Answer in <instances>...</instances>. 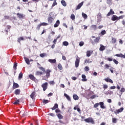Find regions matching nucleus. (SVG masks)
<instances>
[{"label":"nucleus","mask_w":125,"mask_h":125,"mask_svg":"<svg viewBox=\"0 0 125 125\" xmlns=\"http://www.w3.org/2000/svg\"><path fill=\"white\" fill-rule=\"evenodd\" d=\"M84 122H85V123H90V124H92V125H94L95 124L94 120L91 117H89L88 118L85 119L84 120Z\"/></svg>","instance_id":"obj_1"},{"label":"nucleus","mask_w":125,"mask_h":125,"mask_svg":"<svg viewBox=\"0 0 125 125\" xmlns=\"http://www.w3.org/2000/svg\"><path fill=\"white\" fill-rule=\"evenodd\" d=\"M45 73L46 74L45 77L46 79H48L50 77V73H51V70L50 69H47L46 71L45 70Z\"/></svg>","instance_id":"obj_2"},{"label":"nucleus","mask_w":125,"mask_h":125,"mask_svg":"<svg viewBox=\"0 0 125 125\" xmlns=\"http://www.w3.org/2000/svg\"><path fill=\"white\" fill-rule=\"evenodd\" d=\"M123 111H124V107H121L120 109H116L114 111V114H115V115H118V114H120V113H122Z\"/></svg>","instance_id":"obj_3"},{"label":"nucleus","mask_w":125,"mask_h":125,"mask_svg":"<svg viewBox=\"0 0 125 125\" xmlns=\"http://www.w3.org/2000/svg\"><path fill=\"white\" fill-rule=\"evenodd\" d=\"M48 85V83H47V82L42 84V87L43 91H45L46 89H47Z\"/></svg>","instance_id":"obj_4"},{"label":"nucleus","mask_w":125,"mask_h":125,"mask_svg":"<svg viewBox=\"0 0 125 125\" xmlns=\"http://www.w3.org/2000/svg\"><path fill=\"white\" fill-rule=\"evenodd\" d=\"M75 67L78 68L80 65V58H77L75 62Z\"/></svg>","instance_id":"obj_5"},{"label":"nucleus","mask_w":125,"mask_h":125,"mask_svg":"<svg viewBox=\"0 0 125 125\" xmlns=\"http://www.w3.org/2000/svg\"><path fill=\"white\" fill-rule=\"evenodd\" d=\"M17 15L19 19H24V18H25V15L23 14H20L19 13H18L17 14Z\"/></svg>","instance_id":"obj_6"},{"label":"nucleus","mask_w":125,"mask_h":125,"mask_svg":"<svg viewBox=\"0 0 125 125\" xmlns=\"http://www.w3.org/2000/svg\"><path fill=\"white\" fill-rule=\"evenodd\" d=\"M83 5V1L81 2L77 5L75 9V10H79V9H81V7H82Z\"/></svg>","instance_id":"obj_7"},{"label":"nucleus","mask_w":125,"mask_h":125,"mask_svg":"<svg viewBox=\"0 0 125 125\" xmlns=\"http://www.w3.org/2000/svg\"><path fill=\"white\" fill-rule=\"evenodd\" d=\"M99 105L102 109H106V106L104 105V103L103 102H100Z\"/></svg>","instance_id":"obj_8"},{"label":"nucleus","mask_w":125,"mask_h":125,"mask_svg":"<svg viewBox=\"0 0 125 125\" xmlns=\"http://www.w3.org/2000/svg\"><path fill=\"white\" fill-rule=\"evenodd\" d=\"M112 14H115V12H114V11H113V9H111L109 11V12L107 13V14L106 15V16H110L111 15H112Z\"/></svg>","instance_id":"obj_9"},{"label":"nucleus","mask_w":125,"mask_h":125,"mask_svg":"<svg viewBox=\"0 0 125 125\" xmlns=\"http://www.w3.org/2000/svg\"><path fill=\"white\" fill-rule=\"evenodd\" d=\"M104 81L106 82V83H113L114 82L112 79H110L109 78H107L104 79Z\"/></svg>","instance_id":"obj_10"},{"label":"nucleus","mask_w":125,"mask_h":125,"mask_svg":"<svg viewBox=\"0 0 125 125\" xmlns=\"http://www.w3.org/2000/svg\"><path fill=\"white\" fill-rule=\"evenodd\" d=\"M114 56H116L117 57H121V58H125V55H123V54H117L114 55Z\"/></svg>","instance_id":"obj_11"},{"label":"nucleus","mask_w":125,"mask_h":125,"mask_svg":"<svg viewBox=\"0 0 125 125\" xmlns=\"http://www.w3.org/2000/svg\"><path fill=\"white\" fill-rule=\"evenodd\" d=\"M93 53V51H87L86 52V56L87 57H89L91 54Z\"/></svg>","instance_id":"obj_12"},{"label":"nucleus","mask_w":125,"mask_h":125,"mask_svg":"<svg viewBox=\"0 0 125 125\" xmlns=\"http://www.w3.org/2000/svg\"><path fill=\"white\" fill-rule=\"evenodd\" d=\"M12 22L14 23V24H15V23H17V19L15 17H13L11 19Z\"/></svg>","instance_id":"obj_13"},{"label":"nucleus","mask_w":125,"mask_h":125,"mask_svg":"<svg viewBox=\"0 0 125 125\" xmlns=\"http://www.w3.org/2000/svg\"><path fill=\"white\" fill-rule=\"evenodd\" d=\"M60 25V21L59 20H57L55 23V24L54 25V28H57Z\"/></svg>","instance_id":"obj_14"},{"label":"nucleus","mask_w":125,"mask_h":125,"mask_svg":"<svg viewBox=\"0 0 125 125\" xmlns=\"http://www.w3.org/2000/svg\"><path fill=\"white\" fill-rule=\"evenodd\" d=\"M111 20L112 21H116V20L118 21V16H117L116 15H113L111 17Z\"/></svg>","instance_id":"obj_15"},{"label":"nucleus","mask_w":125,"mask_h":125,"mask_svg":"<svg viewBox=\"0 0 125 125\" xmlns=\"http://www.w3.org/2000/svg\"><path fill=\"white\" fill-rule=\"evenodd\" d=\"M18 87H19V85L17 83H14L13 85V89H15V88H18Z\"/></svg>","instance_id":"obj_16"},{"label":"nucleus","mask_w":125,"mask_h":125,"mask_svg":"<svg viewBox=\"0 0 125 125\" xmlns=\"http://www.w3.org/2000/svg\"><path fill=\"white\" fill-rule=\"evenodd\" d=\"M29 78L30 79V80H32V81H36V77H35L33 74L29 75Z\"/></svg>","instance_id":"obj_17"},{"label":"nucleus","mask_w":125,"mask_h":125,"mask_svg":"<svg viewBox=\"0 0 125 125\" xmlns=\"http://www.w3.org/2000/svg\"><path fill=\"white\" fill-rule=\"evenodd\" d=\"M82 82H86V81H87V79H86V76H85V75L83 74L82 75Z\"/></svg>","instance_id":"obj_18"},{"label":"nucleus","mask_w":125,"mask_h":125,"mask_svg":"<svg viewBox=\"0 0 125 125\" xmlns=\"http://www.w3.org/2000/svg\"><path fill=\"white\" fill-rule=\"evenodd\" d=\"M24 59L25 61V63H26L27 65H30V60L27 57H24Z\"/></svg>","instance_id":"obj_19"},{"label":"nucleus","mask_w":125,"mask_h":125,"mask_svg":"<svg viewBox=\"0 0 125 125\" xmlns=\"http://www.w3.org/2000/svg\"><path fill=\"white\" fill-rule=\"evenodd\" d=\"M21 92V91L20 90V89H17L15 91V94H16V95H19Z\"/></svg>","instance_id":"obj_20"},{"label":"nucleus","mask_w":125,"mask_h":125,"mask_svg":"<svg viewBox=\"0 0 125 125\" xmlns=\"http://www.w3.org/2000/svg\"><path fill=\"white\" fill-rule=\"evenodd\" d=\"M53 20H54V19H53V18L50 17L49 18H48V23H52V22L53 21Z\"/></svg>","instance_id":"obj_21"},{"label":"nucleus","mask_w":125,"mask_h":125,"mask_svg":"<svg viewBox=\"0 0 125 125\" xmlns=\"http://www.w3.org/2000/svg\"><path fill=\"white\" fill-rule=\"evenodd\" d=\"M48 62H50V63H51L52 64H54L56 63V59H49Z\"/></svg>","instance_id":"obj_22"},{"label":"nucleus","mask_w":125,"mask_h":125,"mask_svg":"<svg viewBox=\"0 0 125 125\" xmlns=\"http://www.w3.org/2000/svg\"><path fill=\"white\" fill-rule=\"evenodd\" d=\"M73 98L74 100H79V96L77 94H73Z\"/></svg>","instance_id":"obj_23"},{"label":"nucleus","mask_w":125,"mask_h":125,"mask_svg":"<svg viewBox=\"0 0 125 125\" xmlns=\"http://www.w3.org/2000/svg\"><path fill=\"white\" fill-rule=\"evenodd\" d=\"M99 50L100 51H103V50H105V46L102 44H101Z\"/></svg>","instance_id":"obj_24"},{"label":"nucleus","mask_w":125,"mask_h":125,"mask_svg":"<svg viewBox=\"0 0 125 125\" xmlns=\"http://www.w3.org/2000/svg\"><path fill=\"white\" fill-rule=\"evenodd\" d=\"M64 96H65V97H66V98L67 99V100H68V101H71V98L70 97V96L69 95H68L66 93H64Z\"/></svg>","instance_id":"obj_25"},{"label":"nucleus","mask_w":125,"mask_h":125,"mask_svg":"<svg viewBox=\"0 0 125 125\" xmlns=\"http://www.w3.org/2000/svg\"><path fill=\"white\" fill-rule=\"evenodd\" d=\"M20 115L21 116V117H24V116L25 115V111L24 110H21L20 112Z\"/></svg>","instance_id":"obj_26"},{"label":"nucleus","mask_w":125,"mask_h":125,"mask_svg":"<svg viewBox=\"0 0 125 125\" xmlns=\"http://www.w3.org/2000/svg\"><path fill=\"white\" fill-rule=\"evenodd\" d=\"M35 95H36V91H34L31 93L30 95L31 98L34 99V98H35Z\"/></svg>","instance_id":"obj_27"},{"label":"nucleus","mask_w":125,"mask_h":125,"mask_svg":"<svg viewBox=\"0 0 125 125\" xmlns=\"http://www.w3.org/2000/svg\"><path fill=\"white\" fill-rule=\"evenodd\" d=\"M58 119H59V120H62V119H63V117L62 116V115H61V114L59 113L57 115Z\"/></svg>","instance_id":"obj_28"},{"label":"nucleus","mask_w":125,"mask_h":125,"mask_svg":"<svg viewBox=\"0 0 125 125\" xmlns=\"http://www.w3.org/2000/svg\"><path fill=\"white\" fill-rule=\"evenodd\" d=\"M61 3L63 6H67V3H66V1L64 0H62L61 1Z\"/></svg>","instance_id":"obj_29"},{"label":"nucleus","mask_w":125,"mask_h":125,"mask_svg":"<svg viewBox=\"0 0 125 125\" xmlns=\"http://www.w3.org/2000/svg\"><path fill=\"white\" fill-rule=\"evenodd\" d=\"M58 108V104H55L53 107L51 108V110H55Z\"/></svg>","instance_id":"obj_30"},{"label":"nucleus","mask_w":125,"mask_h":125,"mask_svg":"<svg viewBox=\"0 0 125 125\" xmlns=\"http://www.w3.org/2000/svg\"><path fill=\"white\" fill-rule=\"evenodd\" d=\"M99 41H100V38H99V37L96 38V39H94V42H96V43L99 42Z\"/></svg>","instance_id":"obj_31"},{"label":"nucleus","mask_w":125,"mask_h":125,"mask_svg":"<svg viewBox=\"0 0 125 125\" xmlns=\"http://www.w3.org/2000/svg\"><path fill=\"white\" fill-rule=\"evenodd\" d=\"M92 61L89 60V59L85 60L84 62V64H87V63H91Z\"/></svg>","instance_id":"obj_32"},{"label":"nucleus","mask_w":125,"mask_h":125,"mask_svg":"<svg viewBox=\"0 0 125 125\" xmlns=\"http://www.w3.org/2000/svg\"><path fill=\"white\" fill-rule=\"evenodd\" d=\"M21 41H24V38L23 37H20L18 39V42L20 43L21 42Z\"/></svg>","instance_id":"obj_33"},{"label":"nucleus","mask_w":125,"mask_h":125,"mask_svg":"<svg viewBox=\"0 0 125 125\" xmlns=\"http://www.w3.org/2000/svg\"><path fill=\"white\" fill-rule=\"evenodd\" d=\"M36 76H42V72L37 71L36 73Z\"/></svg>","instance_id":"obj_34"},{"label":"nucleus","mask_w":125,"mask_h":125,"mask_svg":"<svg viewBox=\"0 0 125 125\" xmlns=\"http://www.w3.org/2000/svg\"><path fill=\"white\" fill-rule=\"evenodd\" d=\"M59 38H60V37L58 36L56 39H54V40L53 41L54 44H56V42H57V40H58Z\"/></svg>","instance_id":"obj_35"},{"label":"nucleus","mask_w":125,"mask_h":125,"mask_svg":"<svg viewBox=\"0 0 125 125\" xmlns=\"http://www.w3.org/2000/svg\"><path fill=\"white\" fill-rule=\"evenodd\" d=\"M91 28L93 30H96V29H97V26H96V25H92Z\"/></svg>","instance_id":"obj_36"},{"label":"nucleus","mask_w":125,"mask_h":125,"mask_svg":"<svg viewBox=\"0 0 125 125\" xmlns=\"http://www.w3.org/2000/svg\"><path fill=\"white\" fill-rule=\"evenodd\" d=\"M70 18L72 19V20H75V19H76V16L75 15H74V14H72L70 16Z\"/></svg>","instance_id":"obj_37"},{"label":"nucleus","mask_w":125,"mask_h":125,"mask_svg":"<svg viewBox=\"0 0 125 125\" xmlns=\"http://www.w3.org/2000/svg\"><path fill=\"white\" fill-rule=\"evenodd\" d=\"M58 68L59 70H63V67H62V65H61V63H59Z\"/></svg>","instance_id":"obj_38"},{"label":"nucleus","mask_w":125,"mask_h":125,"mask_svg":"<svg viewBox=\"0 0 125 125\" xmlns=\"http://www.w3.org/2000/svg\"><path fill=\"white\" fill-rule=\"evenodd\" d=\"M49 102V101H48V100H42V103L43 104H47V103H48Z\"/></svg>","instance_id":"obj_39"},{"label":"nucleus","mask_w":125,"mask_h":125,"mask_svg":"<svg viewBox=\"0 0 125 125\" xmlns=\"http://www.w3.org/2000/svg\"><path fill=\"white\" fill-rule=\"evenodd\" d=\"M111 42H112V43H116V42H117V40L116 39V38L112 37Z\"/></svg>","instance_id":"obj_40"},{"label":"nucleus","mask_w":125,"mask_h":125,"mask_svg":"<svg viewBox=\"0 0 125 125\" xmlns=\"http://www.w3.org/2000/svg\"><path fill=\"white\" fill-rule=\"evenodd\" d=\"M120 92L121 93V94L122 95L124 92H125V88L124 87H122L120 89Z\"/></svg>","instance_id":"obj_41"},{"label":"nucleus","mask_w":125,"mask_h":125,"mask_svg":"<svg viewBox=\"0 0 125 125\" xmlns=\"http://www.w3.org/2000/svg\"><path fill=\"white\" fill-rule=\"evenodd\" d=\"M82 16L84 18V19H86V18H87V15L84 13H82Z\"/></svg>","instance_id":"obj_42"},{"label":"nucleus","mask_w":125,"mask_h":125,"mask_svg":"<svg viewBox=\"0 0 125 125\" xmlns=\"http://www.w3.org/2000/svg\"><path fill=\"white\" fill-rule=\"evenodd\" d=\"M62 44H63L65 46H67L69 45V43L67 41H64L62 42Z\"/></svg>","instance_id":"obj_43"},{"label":"nucleus","mask_w":125,"mask_h":125,"mask_svg":"<svg viewBox=\"0 0 125 125\" xmlns=\"http://www.w3.org/2000/svg\"><path fill=\"white\" fill-rule=\"evenodd\" d=\"M41 27H42V24L40 23L37 25L36 27V30H38V31H39V30L41 29Z\"/></svg>","instance_id":"obj_44"},{"label":"nucleus","mask_w":125,"mask_h":125,"mask_svg":"<svg viewBox=\"0 0 125 125\" xmlns=\"http://www.w3.org/2000/svg\"><path fill=\"white\" fill-rule=\"evenodd\" d=\"M23 78V73H20L19 75V80H21Z\"/></svg>","instance_id":"obj_45"},{"label":"nucleus","mask_w":125,"mask_h":125,"mask_svg":"<svg viewBox=\"0 0 125 125\" xmlns=\"http://www.w3.org/2000/svg\"><path fill=\"white\" fill-rule=\"evenodd\" d=\"M45 56H47V55L46 53H42L40 54V57H42V58H43Z\"/></svg>","instance_id":"obj_46"},{"label":"nucleus","mask_w":125,"mask_h":125,"mask_svg":"<svg viewBox=\"0 0 125 125\" xmlns=\"http://www.w3.org/2000/svg\"><path fill=\"white\" fill-rule=\"evenodd\" d=\"M13 68L14 70H16L17 69V62L14 63Z\"/></svg>","instance_id":"obj_47"},{"label":"nucleus","mask_w":125,"mask_h":125,"mask_svg":"<svg viewBox=\"0 0 125 125\" xmlns=\"http://www.w3.org/2000/svg\"><path fill=\"white\" fill-rule=\"evenodd\" d=\"M55 5H57V3L56 2V0H55L52 5V7H54Z\"/></svg>","instance_id":"obj_48"},{"label":"nucleus","mask_w":125,"mask_h":125,"mask_svg":"<svg viewBox=\"0 0 125 125\" xmlns=\"http://www.w3.org/2000/svg\"><path fill=\"white\" fill-rule=\"evenodd\" d=\"M4 19H5V20H9L10 17L9 16H4Z\"/></svg>","instance_id":"obj_49"},{"label":"nucleus","mask_w":125,"mask_h":125,"mask_svg":"<svg viewBox=\"0 0 125 125\" xmlns=\"http://www.w3.org/2000/svg\"><path fill=\"white\" fill-rule=\"evenodd\" d=\"M114 70H115V68H114V67H111L109 69V70L110 71V72L112 74H114Z\"/></svg>","instance_id":"obj_50"},{"label":"nucleus","mask_w":125,"mask_h":125,"mask_svg":"<svg viewBox=\"0 0 125 125\" xmlns=\"http://www.w3.org/2000/svg\"><path fill=\"white\" fill-rule=\"evenodd\" d=\"M117 119L115 118H112V123H113V124H116L117 123Z\"/></svg>","instance_id":"obj_51"},{"label":"nucleus","mask_w":125,"mask_h":125,"mask_svg":"<svg viewBox=\"0 0 125 125\" xmlns=\"http://www.w3.org/2000/svg\"><path fill=\"white\" fill-rule=\"evenodd\" d=\"M39 69L41 70V71H42L43 72H45V68H44L43 67H39Z\"/></svg>","instance_id":"obj_52"},{"label":"nucleus","mask_w":125,"mask_h":125,"mask_svg":"<svg viewBox=\"0 0 125 125\" xmlns=\"http://www.w3.org/2000/svg\"><path fill=\"white\" fill-rule=\"evenodd\" d=\"M19 102H20V101H19V100H18L16 101L15 102L13 103V104L14 105H17L18 104H19Z\"/></svg>","instance_id":"obj_53"},{"label":"nucleus","mask_w":125,"mask_h":125,"mask_svg":"<svg viewBox=\"0 0 125 125\" xmlns=\"http://www.w3.org/2000/svg\"><path fill=\"white\" fill-rule=\"evenodd\" d=\"M40 24H41V26H47V25H48V23L46 22H42Z\"/></svg>","instance_id":"obj_54"},{"label":"nucleus","mask_w":125,"mask_h":125,"mask_svg":"<svg viewBox=\"0 0 125 125\" xmlns=\"http://www.w3.org/2000/svg\"><path fill=\"white\" fill-rule=\"evenodd\" d=\"M99 106V103H96L95 104H94L93 107L94 108H97Z\"/></svg>","instance_id":"obj_55"},{"label":"nucleus","mask_w":125,"mask_h":125,"mask_svg":"<svg viewBox=\"0 0 125 125\" xmlns=\"http://www.w3.org/2000/svg\"><path fill=\"white\" fill-rule=\"evenodd\" d=\"M114 63H115V64H116V65H118L119 64V62H118V61H117L116 59H113V60Z\"/></svg>","instance_id":"obj_56"},{"label":"nucleus","mask_w":125,"mask_h":125,"mask_svg":"<svg viewBox=\"0 0 125 125\" xmlns=\"http://www.w3.org/2000/svg\"><path fill=\"white\" fill-rule=\"evenodd\" d=\"M104 68L105 69H109L110 68V65H109L108 64H105L104 65Z\"/></svg>","instance_id":"obj_57"},{"label":"nucleus","mask_w":125,"mask_h":125,"mask_svg":"<svg viewBox=\"0 0 125 125\" xmlns=\"http://www.w3.org/2000/svg\"><path fill=\"white\" fill-rule=\"evenodd\" d=\"M103 88L105 90V89H107V88H108V85H106V84H103Z\"/></svg>","instance_id":"obj_58"},{"label":"nucleus","mask_w":125,"mask_h":125,"mask_svg":"<svg viewBox=\"0 0 125 125\" xmlns=\"http://www.w3.org/2000/svg\"><path fill=\"white\" fill-rule=\"evenodd\" d=\"M84 71L86 72H88V71H89V67L88 66H85L84 68Z\"/></svg>","instance_id":"obj_59"},{"label":"nucleus","mask_w":125,"mask_h":125,"mask_svg":"<svg viewBox=\"0 0 125 125\" xmlns=\"http://www.w3.org/2000/svg\"><path fill=\"white\" fill-rule=\"evenodd\" d=\"M83 44H84V42H81L79 43L80 46H83Z\"/></svg>","instance_id":"obj_60"},{"label":"nucleus","mask_w":125,"mask_h":125,"mask_svg":"<svg viewBox=\"0 0 125 125\" xmlns=\"http://www.w3.org/2000/svg\"><path fill=\"white\" fill-rule=\"evenodd\" d=\"M101 35L104 36V35H105V34H106V31H105V30L102 31V32H101Z\"/></svg>","instance_id":"obj_61"},{"label":"nucleus","mask_w":125,"mask_h":125,"mask_svg":"<svg viewBox=\"0 0 125 125\" xmlns=\"http://www.w3.org/2000/svg\"><path fill=\"white\" fill-rule=\"evenodd\" d=\"M106 60H107V61H109L110 62H111V61H113V59L110 58H107L106 59Z\"/></svg>","instance_id":"obj_62"},{"label":"nucleus","mask_w":125,"mask_h":125,"mask_svg":"<svg viewBox=\"0 0 125 125\" xmlns=\"http://www.w3.org/2000/svg\"><path fill=\"white\" fill-rule=\"evenodd\" d=\"M124 17H125L124 16H120L119 17H118V20H120V19H123Z\"/></svg>","instance_id":"obj_63"},{"label":"nucleus","mask_w":125,"mask_h":125,"mask_svg":"<svg viewBox=\"0 0 125 125\" xmlns=\"http://www.w3.org/2000/svg\"><path fill=\"white\" fill-rule=\"evenodd\" d=\"M49 83H50V84H54L55 83L54 82V81H50L49 82Z\"/></svg>","instance_id":"obj_64"}]
</instances>
